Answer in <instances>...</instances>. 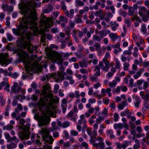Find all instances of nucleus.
<instances>
[{
  "label": "nucleus",
  "mask_w": 149,
  "mask_h": 149,
  "mask_svg": "<svg viewBox=\"0 0 149 149\" xmlns=\"http://www.w3.org/2000/svg\"><path fill=\"white\" fill-rule=\"evenodd\" d=\"M37 4L34 0L26 1L25 3L23 2L18 4L19 8L21 10V13L24 16L20 23L19 26H17V29H12L14 35L21 36L17 40L18 47L23 49L27 48L30 53H32L37 49V46H33L30 41L32 38L33 34L31 32L28 31L26 34V38L23 36L26 33L28 28L33 32H38V27L36 21L37 19L35 8Z\"/></svg>",
  "instance_id": "nucleus-1"
},
{
  "label": "nucleus",
  "mask_w": 149,
  "mask_h": 149,
  "mask_svg": "<svg viewBox=\"0 0 149 149\" xmlns=\"http://www.w3.org/2000/svg\"><path fill=\"white\" fill-rule=\"evenodd\" d=\"M48 89V87L45 85L44 89L40 93L41 97L37 103V104L40 111H42V115L39 117V123L42 126L47 124L50 122V118L47 116V113L51 108L53 107V100L52 95L47 94V90Z\"/></svg>",
  "instance_id": "nucleus-2"
},
{
  "label": "nucleus",
  "mask_w": 149,
  "mask_h": 149,
  "mask_svg": "<svg viewBox=\"0 0 149 149\" xmlns=\"http://www.w3.org/2000/svg\"><path fill=\"white\" fill-rule=\"evenodd\" d=\"M23 59L24 66L26 72L28 73L31 74V72L33 71L38 66V61L41 59V57L37 58V56L35 55L33 58L32 57L31 60L29 59L28 54L26 52H24V54L22 56Z\"/></svg>",
  "instance_id": "nucleus-3"
},
{
  "label": "nucleus",
  "mask_w": 149,
  "mask_h": 149,
  "mask_svg": "<svg viewBox=\"0 0 149 149\" xmlns=\"http://www.w3.org/2000/svg\"><path fill=\"white\" fill-rule=\"evenodd\" d=\"M41 17L40 22L41 29L44 32L48 31L49 29L53 26L54 22L51 18L46 17L43 15Z\"/></svg>",
  "instance_id": "nucleus-4"
},
{
  "label": "nucleus",
  "mask_w": 149,
  "mask_h": 149,
  "mask_svg": "<svg viewBox=\"0 0 149 149\" xmlns=\"http://www.w3.org/2000/svg\"><path fill=\"white\" fill-rule=\"evenodd\" d=\"M51 132L50 129H42L41 131L39 132V134L42 136L43 139L46 142H49V143L52 144L53 139L51 136L50 135L49 132Z\"/></svg>",
  "instance_id": "nucleus-5"
},
{
  "label": "nucleus",
  "mask_w": 149,
  "mask_h": 149,
  "mask_svg": "<svg viewBox=\"0 0 149 149\" xmlns=\"http://www.w3.org/2000/svg\"><path fill=\"white\" fill-rule=\"evenodd\" d=\"M66 74L65 72L63 74L59 72L55 73H51L47 74L46 75L47 78L48 79L49 77H53L57 81H62L64 79V76H66Z\"/></svg>",
  "instance_id": "nucleus-6"
},
{
  "label": "nucleus",
  "mask_w": 149,
  "mask_h": 149,
  "mask_svg": "<svg viewBox=\"0 0 149 149\" xmlns=\"http://www.w3.org/2000/svg\"><path fill=\"white\" fill-rule=\"evenodd\" d=\"M9 55L7 53H1L0 54V64L2 65L9 64L11 61L8 58Z\"/></svg>",
  "instance_id": "nucleus-7"
},
{
  "label": "nucleus",
  "mask_w": 149,
  "mask_h": 149,
  "mask_svg": "<svg viewBox=\"0 0 149 149\" xmlns=\"http://www.w3.org/2000/svg\"><path fill=\"white\" fill-rule=\"evenodd\" d=\"M107 58L104 57L103 58L102 61H100L99 64L102 70L106 72L109 70L110 68L109 62L107 60Z\"/></svg>",
  "instance_id": "nucleus-8"
},
{
  "label": "nucleus",
  "mask_w": 149,
  "mask_h": 149,
  "mask_svg": "<svg viewBox=\"0 0 149 149\" xmlns=\"http://www.w3.org/2000/svg\"><path fill=\"white\" fill-rule=\"evenodd\" d=\"M11 91L14 93H20L21 94H23L25 92L24 90L19 86L17 82H14L11 87Z\"/></svg>",
  "instance_id": "nucleus-9"
},
{
  "label": "nucleus",
  "mask_w": 149,
  "mask_h": 149,
  "mask_svg": "<svg viewBox=\"0 0 149 149\" xmlns=\"http://www.w3.org/2000/svg\"><path fill=\"white\" fill-rule=\"evenodd\" d=\"M50 59H54V61L56 63L59 65L62 64L63 60L61 56L59 55L53 56V54L51 53L49 56Z\"/></svg>",
  "instance_id": "nucleus-10"
},
{
  "label": "nucleus",
  "mask_w": 149,
  "mask_h": 149,
  "mask_svg": "<svg viewBox=\"0 0 149 149\" xmlns=\"http://www.w3.org/2000/svg\"><path fill=\"white\" fill-rule=\"evenodd\" d=\"M30 134V133L29 131H24L19 133V137L21 140H27L29 139Z\"/></svg>",
  "instance_id": "nucleus-11"
},
{
  "label": "nucleus",
  "mask_w": 149,
  "mask_h": 149,
  "mask_svg": "<svg viewBox=\"0 0 149 149\" xmlns=\"http://www.w3.org/2000/svg\"><path fill=\"white\" fill-rule=\"evenodd\" d=\"M134 106L136 108L139 107V105L141 101L140 97L138 95L135 94L132 95Z\"/></svg>",
  "instance_id": "nucleus-12"
},
{
  "label": "nucleus",
  "mask_w": 149,
  "mask_h": 149,
  "mask_svg": "<svg viewBox=\"0 0 149 149\" xmlns=\"http://www.w3.org/2000/svg\"><path fill=\"white\" fill-rule=\"evenodd\" d=\"M139 95L143 100V102H149V94H145L143 91H141Z\"/></svg>",
  "instance_id": "nucleus-13"
},
{
  "label": "nucleus",
  "mask_w": 149,
  "mask_h": 149,
  "mask_svg": "<svg viewBox=\"0 0 149 149\" xmlns=\"http://www.w3.org/2000/svg\"><path fill=\"white\" fill-rule=\"evenodd\" d=\"M67 104V100L63 98L62 100L61 106L63 113H65L66 110Z\"/></svg>",
  "instance_id": "nucleus-14"
},
{
  "label": "nucleus",
  "mask_w": 149,
  "mask_h": 149,
  "mask_svg": "<svg viewBox=\"0 0 149 149\" xmlns=\"http://www.w3.org/2000/svg\"><path fill=\"white\" fill-rule=\"evenodd\" d=\"M147 9L144 6H141L139 8V14L141 17H144L146 12Z\"/></svg>",
  "instance_id": "nucleus-15"
},
{
  "label": "nucleus",
  "mask_w": 149,
  "mask_h": 149,
  "mask_svg": "<svg viewBox=\"0 0 149 149\" xmlns=\"http://www.w3.org/2000/svg\"><path fill=\"white\" fill-rule=\"evenodd\" d=\"M137 11L132 8V6H129L128 8V15L130 16H133L137 15Z\"/></svg>",
  "instance_id": "nucleus-16"
},
{
  "label": "nucleus",
  "mask_w": 149,
  "mask_h": 149,
  "mask_svg": "<svg viewBox=\"0 0 149 149\" xmlns=\"http://www.w3.org/2000/svg\"><path fill=\"white\" fill-rule=\"evenodd\" d=\"M77 115L76 116H73V112L72 111H71L68 113L66 117L67 118H70V119L71 120L75 122L77 120Z\"/></svg>",
  "instance_id": "nucleus-17"
},
{
  "label": "nucleus",
  "mask_w": 149,
  "mask_h": 149,
  "mask_svg": "<svg viewBox=\"0 0 149 149\" xmlns=\"http://www.w3.org/2000/svg\"><path fill=\"white\" fill-rule=\"evenodd\" d=\"M3 10L4 11H9L10 12H12L13 10V8L12 6H9L7 4H3L2 6Z\"/></svg>",
  "instance_id": "nucleus-18"
},
{
  "label": "nucleus",
  "mask_w": 149,
  "mask_h": 149,
  "mask_svg": "<svg viewBox=\"0 0 149 149\" xmlns=\"http://www.w3.org/2000/svg\"><path fill=\"white\" fill-rule=\"evenodd\" d=\"M132 37L134 41L135 42L140 40V43H141L143 41V40L142 39L141 37L139 35L134 33L133 34Z\"/></svg>",
  "instance_id": "nucleus-19"
},
{
  "label": "nucleus",
  "mask_w": 149,
  "mask_h": 149,
  "mask_svg": "<svg viewBox=\"0 0 149 149\" xmlns=\"http://www.w3.org/2000/svg\"><path fill=\"white\" fill-rule=\"evenodd\" d=\"M106 134L109 136L111 139L115 138V136L113 134V131L111 130H107L106 132Z\"/></svg>",
  "instance_id": "nucleus-20"
},
{
  "label": "nucleus",
  "mask_w": 149,
  "mask_h": 149,
  "mask_svg": "<svg viewBox=\"0 0 149 149\" xmlns=\"http://www.w3.org/2000/svg\"><path fill=\"white\" fill-rule=\"evenodd\" d=\"M93 146L100 149H104L105 148V144L104 142L94 143Z\"/></svg>",
  "instance_id": "nucleus-21"
},
{
  "label": "nucleus",
  "mask_w": 149,
  "mask_h": 149,
  "mask_svg": "<svg viewBox=\"0 0 149 149\" xmlns=\"http://www.w3.org/2000/svg\"><path fill=\"white\" fill-rule=\"evenodd\" d=\"M127 105V104L126 100L123 101L119 104L118 107L119 109L123 110Z\"/></svg>",
  "instance_id": "nucleus-22"
},
{
  "label": "nucleus",
  "mask_w": 149,
  "mask_h": 149,
  "mask_svg": "<svg viewBox=\"0 0 149 149\" xmlns=\"http://www.w3.org/2000/svg\"><path fill=\"white\" fill-rule=\"evenodd\" d=\"M65 13L67 17L72 18L73 17V15L74 13V10L73 9H71L70 10L69 13L68 11L66 10Z\"/></svg>",
  "instance_id": "nucleus-23"
},
{
  "label": "nucleus",
  "mask_w": 149,
  "mask_h": 149,
  "mask_svg": "<svg viewBox=\"0 0 149 149\" xmlns=\"http://www.w3.org/2000/svg\"><path fill=\"white\" fill-rule=\"evenodd\" d=\"M144 71V70L143 68L140 69L139 71L137 72L136 74H135L133 76V77L135 79L138 78L139 77H140L142 73Z\"/></svg>",
  "instance_id": "nucleus-24"
},
{
  "label": "nucleus",
  "mask_w": 149,
  "mask_h": 149,
  "mask_svg": "<svg viewBox=\"0 0 149 149\" xmlns=\"http://www.w3.org/2000/svg\"><path fill=\"white\" fill-rule=\"evenodd\" d=\"M106 0H100V1H97L95 2V4L98 6H100L102 8H103L105 7V3Z\"/></svg>",
  "instance_id": "nucleus-25"
},
{
  "label": "nucleus",
  "mask_w": 149,
  "mask_h": 149,
  "mask_svg": "<svg viewBox=\"0 0 149 149\" xmlns=\"http://www.w3.org/2000/svg\"><path fill=\"white\" fill-rule=\"evenodd\" d=\"M80 119L78 121V123L80 124L86 123V120L84 117V114H82L80 116Z\"/></svg>",
  "instance_id": "nucleus-26"
},
{
  "label": "nucleus",
  "mask_w": 149,
  "mask_h": 149,
  "mask_svg": "<svg viewBox=\"0 0 149 149\" xmlns=\"http://www.w3.org/2000/svg\"><path fill=\"white\" fill-rule=\"evenodd\" d=\"M97 135V130H93L92 132L91 137V139L90 140V142H94V139L96 137Z\"/></svg>",
  "instance_id": "nucleus-27"
},
{
  "label": "nucleus",
  "mask_w": 149,
  "mask_h": 149,
  "mask_svg": "<svg viewBox=\"0 0 149 149\" xmlns=\"http://www.w3.org/2000/svg\"><path fill=\"white\" fill-rule=\"evenodd\" d=\"M53 9V6L51 5H49L48 6L47 8L43 10V12L44 13H47L51 12Z\"/></svg>",
  "instance_id": "nucleus-28"
},
{
  "label": "nucleus",
  "mask_w": 149,
  "mask_h": 149,
  "mask_svg": "<svg viewBox=\"0 0 149 149\" xmlns=\"http://www.w3.org/2000/svg\"><path fill=\"white\" fill-rule=\"evenodd\" d=\"M30 126V124L29 123H27L26 124V125L20 126V128L23 130L24 131H29Z\"/></svg>",
  "instance_id": "nucleus-29"
},
{
  "label": "nucleus",
  "mask_w": 149,
  "mask_h": 149,
  "mask_svg": "<svg viewBox=\"0 0 149 149\" xmlns=\"http://www.w3.org/2000/svg\"><path fill=\"white\" fill-rule=\"evenodd\" d=\"M143 107L142 108L143 111H145L147 109H149V104L148 103L149 102H143Z\"/></svg>",
  "instance_id": "nucleus-30"
},
{
  "label": "nucleus",
  "mask_w": 149,
  "mask_h": 149,
  "mask_svg": "<svg viewBox=\"0 0 149 149\" xmlns=\"http://www.w3.org/2000/svg\"><path fill=\"white\" fill-rule=\"evenodd\" d=\"M113 127L115 130L118 128L120 129H122L123 127V124L120 123H115L114 124Z\"/></svg>",
  "instance_id": "nucleus-31"
},
{
  "label": "nucleus",
  "mask_w": 149,
  "mask_h": 149,
  "mask_svg": "<svg viewBox=\"0 0 149 149\" xmlns=\"http://www.w3.org/2000/svg\"><path fill=\"white\" fill-rule=\"evenodd\" d=\"M109 36L113 41H115L118 37L116 33H110L109 35Z\"/></svg>",
  "instance_id": "nucleus-32"
},
{
  "label": "nucleus",
  "mask_w": 149,
  "mask_h": 149,
  "mask_svg": "<svg viewBox=\"0 0 149 149\" xmlns=\"http://www.w3.org/2000/svg\"><path fill=\"white\" fill-rule=\"evenodd\" d=\"M100 66L98 65H97L95 66V71H96V73L95 74L97 76H100Z\"/></svg>",
  "instance_id": "nucleus-33"
},
{
  "label": "nucleus",
  "mask_w": 149,
  "mask_h": 149,
  "mask_svg": "<svg viewBox=\"0 0 149 149\" xmlns=\"http://www.w3.org/2000/svg\"><path fill=\"white\" fill-rule=\"evenodd\" d=\"M99 34L102 37H104L106 36L107 35L106 33V29H104L102 30H100L99 32Z\"/></svg>",
  "instance_id": "nucleus-34"
},
{
  "label": "nucleus",
  "mask_w": 149,
  "mask_h": 149,
  "mask_svg": "<svg viewBox=\"0 0 149 149\" xmlns=\"http://www.w3.org/2000/svg\"><path fill=\"white\" fill-rule=\"evenodd\" d=\"M59 18L61 21L65 23H67L68 22V18L65 17L62 15H60Z\"/></svg>",
  "instance_id": "nucleus-35"
},
{
  "label": "nucleus",
  "mask_w": 149,
  "mask_h": 149,
  "mask_svg": "<svg viewBox=\"0 0 149 149\" xmlns=\"http://www.w3.org/2000/svg\"><path fill=\"white\" fill-rule=\"evenodd\" d=\"M141 30L142 32L143 33V34H145L146 33L147 30L146 28V25L145 24H142Z\"/></svg>",
  "instance_id": "nucleus-36"
},
{
  "label": "nucleus",
  "mask_w": 149,
  "mask_h": 149,
  "mask_svg": "<svg viewBox=\"0 0 149 149\" xmlns=\"http://www.w3.org/2000/svg\"><path fill=\"white\" fill-rule=\"evenodd\" d=\"M61 8L64 11H66L67 7L65 3L63 1H61L60 2Z\"/></svg>",
  "instance_id": "nucleus-37"
},
{
  "label": "nucleus",
  "mask_w": 149,
  "mask_h": 149,
  "mask_svg": "<svg viewBox=\"0 0 149 149\" xmlns=\"http://www.w3.org/2000/svg\"><path fill=\"white\" fill-rule=\"evenodd\" d=\"M16 147L17 145L13 142L10 143L9 145H7V147L8 149H13L16 148Z\"/></svg>",
  "instance_id": "nucleus-38"
},
{
  "label": "nucleus",
  "mask_w": 149,
  "mask_h": 149,
  "mask_svg": "<svg viewBox=\"0 0 149 149\" xmlns=\"http://www.w3.org/2000/svg\"><path fill=\"white\" fill-rule=\"evenodd\" d=\"M116 62L115 67L117 69H119L120 68V64L119 60L117 58L115 59Z\"/></svg>",
  "instance_id": "nucleus-39"
},
{
  "label": "nucleus",
  "mask_w": 149,
  "mask_h": 149,
  "mask_svg": "<svg viewBox=\"0 0 149 149\" xmlns=\"http://www.w3.org/2000/svg\"><path fill=\"white\" fill-rule=\"evenodd\" d=\"M13 126L10 125H8L4 126L3 127V130H10L13 128Z\"/></svg>",
  "instance_id": "nucleus-40"
},
{
  "label": "nucleus",
  "mask_w": 149,
  "mask_h": 149,
  "mask_svg": "<svg viewBox=\"0 0 149 149\" xmlns=\"http://www.w3.org/2000/svg\"><path fill=\"white\" fill-rule=\"evenodd\" d=\"M97 75L94 74L93 75L91 76L90 77L91 81L92 82L97 81L98 78Z\"/></svg>",
  "instance_id": "nucleus-41"
},
{
  "label": "nucleus",
  "mask_w": 149,
  "mask_h": 149,
  "mask_svg": "<svg viewBox=\"0 0 149 149\" xmlns=\"http://www.w3.org/2000/svg\"><path fill=\"white\" fill-rule=\"evenodd\" d=\"M19 75V74L18 73L15 72L14 73L10 72V76L12 78L15 79L17 78Z\"/></svg>",
  "instance_id": "nucleus-42"
},
{
  "label": "nucleus",
  "mask_w": 149,
  "mask_h": 149,
  "mask_svg": "<svg viewBox=\"0 0 149 149\" xmlns=\"http://www.w3.org/2000/svg\"><path fill=\"white\" fill-rule=\"evenodd\" d=\"M70 125V123L68 121H64L62 124V127L63 128H66L69 127Z\"/></svg>",
  "instance_id": "nucleus-43"
},
{
  "label": "nucleus",
  "mask_w": 149,
  "mask_h": 149,
  "mask_svg": "<svg viewBox=\"0 0 149 149\" xmlns=\"http://www.w3.org/2000/svg\"><path fill=\"white\" fill-rule=\"evenodd\" d=\"M119 13L120 15H122L124 17H125L127 16V12L122 10H119Z\"/></svg>",
  "instance_id": "nucleus-44"
},
{
  "label": "nucleus",
  "mask_w": 149,
  "mask_h": 149,
  "mask_svg": "<svg viewBox=\"0 0 149 149\" xmlns=\"http://www.w3.org/2000/svg\"><path fill=\"white\" fill-rule=\"evenodd\" d=\"M76 6H82L84 5V3L80 0H76L75 1Z\"/></svg>",
  "instance_id": "nucleus-45"
},
{
  "label": "nucleus",
  "mask_w": 149,
  "mask_h": 149,
  "mask_svg": "<svg viewBox=\"0 0 149 149\" xmlns=\"http://www.w3.org/2000/svg\"><path fill=\"white\" fill-rule=\"evenodd\" d=\"M17 107L18 109H15V112L17 113H19V111H22V110L23 108L21 104H18L17 105Z\"/></svg>",
  "instance_id": "nucleus-46"
},
{
  "label": "nucleus",
  "mask_w": 149,
  "mask_h": 149,
  "mask_svg": "<svg viewBox=\"0 0 149 149\" xmlns=\"http://www.w3.org/2000/svg\"><path fill=\"white\" fill-rule=\"evenodd\" d=\"M79 65L82 68L86 67L88 66V64L86 62L84 61H82L80 62Z\"/></svg>",
  "instance_id": "nucleus-47"
},
{
  "label": "nucleus",
  "mask_w": 149,
  "mask_h": 149,
  "mask_svg": "<svg viewBox=\"0 0 149 149\" xmlns=\"http://www.w3.org/2000/svg\"><path fill=\"white\" fill-rule=\"evenodd\" d=\"M109 107L111 108V110L112 111H114L116 108V104L114 102H112L110 104Z\"/></svg>",
  "instance_id": "nucleus-48"
},
{
  "label": "nucleus",
  "mask_w": 149,
  "mask_h": 149,
  "mask_svg": "<svg viewBox=\"0 0 149 149\" xmlns=\"http://www.w3.org/2000/svg\"><path fill=\"white\" fill-rule=\"evenodd\" d=\"M117 82L115 80H113L112 82L109 83V86L111 88L115 87L117 84Z\"/></svg>",
  "instance_id": "nucleus-49"
},
{
  "label": "nucleus",
  "mask_w": 149,
  "mask_h": 149,
  "mask_svg": "<svg viewBox=\"0 0 149 149\" xmlns=\"http://www.w3.org/2000/svg\"><path fill=\"white\" fill-rule=\"evenodd\" d=\"M66 79L69 80V83L70 84H73L74 83V81L72 79V77L71 76H67L66 78Z\"/></svg>",
  "instance_id": "nucleus-50"
},
{
  "label": "nucleus",
  "mask_w": 149,
  "mask_h": 149,
  "mask_svg": "<svg viewBox=\"0 0 149 149\" xmlns=\"http://www.w3.org/2000/svg\"><path fill=\"white\" fill-rule=\"evenodd\" d=\"M102 14V10L101 9H99L98 11H96L94 15L96 17H99Z\"/></svg>",
  "instance_id": "nucleus-51"
},
{
  "label": "nucleus",
  "mask_w": 149,
  "mask_h": 149,
  "mask_svg": "<svg viewBox=\"0 0 149 149\" xmlns=\"http://www.w3.org/2000/svg\"><path fill=\"white\" fill-rule=\"evenodd\" d=\"M93 46L94 47V48L95 49V50L98 51L100 50L101 46L99 44L97 43H95L93 45Z\"/></svg>",
  "instance_id": "nucleus-52"
},
{
  "label": "nucleus",
  "mask_w": 149,
  "mask_h": 149,
  "mask_svg": "<svg viewBox=\"0 0 149 149\" xmlns=\"http://www.w3.org/2000/svg\"><path fill=\"white\" fill-rule=\"evenodd\" d=\"M93 40L98 42H100L101 40V38L99 36L94 35L93 36Z\"/></svg>",
  "instance_id": "nucleus-53"
},
{
  "label": "nucleus",
  "mask_w": 149,
  "mask_h": 149,
  "mask_svg": "<svg viewBox=\"0 0 149 149\" xmlns=\"http://www.w3.org/2000/svg\"><path fill=\"white\" fill-rule=\"evenodd\" d=\"M36 137L38 138H40V137L38 135V134H33L31 135V140L33 142H34L35 141V137Z\"/></svg>",
  "instance_id": "nucleus-54"
},
{
  "label": "nucleus",
  "mask_w": 149,
  "mask_h": 149,
  "mask_svg": "<svg viewBox=\"0 0 149 149\" xmlns=\"http://www.w3.org/2000/svg\"><path fill=\"white\" fill-rule=\"evenodd\" d=\"M104 120L103 118L100 116L98 118L96 119L95 121L96 123L97 124L100 123L101 122Z\"/></svg>",
  "instance_id": "nucleus-55"
},
{
  "label": "nucleus",
  "mask_w": 149,
  "mask_h": 149,
  "mask_svg": "<svg viewBox=\"0 0 149 149\" xmlns=\"http://www.w3.org/2000/svg\"><path fill=\"white\" fill-rule=\"evenodd\" d=\"M130 142L128 141H125L124 143L122 145V147L123 149H125L129 145Z\"/></svg>",
  "instance_id": "nucleus-56"
},
{
  "label": "nucleus",
  "mask_w": 149,
  "mask_h": 149,
  "mask_svg": "<svg viewBox=\"0 0 149 149\" xmlns=\"http://www.w3.org/2000/svg\"><path fill=\"white\" fill-rule=\"evenodd\" d=\"M69 24L70 27L71 29H73L75 25V22L74 21H72L71 19L69 20Z\"/></svg>",
  "instance_id": "nucleus-57"
},
{
  "label": "nucleus",
  "mask_w": 149,
  "mask_h": 149,
  "mask_svg": "<svg viewBox=\"0 0 149 149\" xmlns=\"http://www.w3.org/2000/svg\"><path fill=\"white\" fill-rule=\"evenodd\" d=\"M0 103L1 106L5 104V101L3 100V96L1 94H0Z\"/></svg>",
  "instance_id": "nucleus-58"
},
{
  "label": "nucleus",
  "mask_w": 149,
  "mask_h": 149,
  "mask_svg": "<svg viewBox=\"0 0 149 149\" xmlns=\"http://www.w3.org/2000/svg\"><path fill=\"white\" fill-rule=\"evenodd\" d=\"M129 66V64L128 63L125 62L123 64V70L125 71L127 70Z\"/></svg>",
  "instance_id": "nucleus-59"
},
{
  "label": "nucleus",
  "mask_w": 149,
  "mask_h": 149,
  "mask_svg": "<svg viewBox=\"0 0 149 149\" xmlns=\"http://www.w3.org/2000/svg\"><path fill=\"white\" fill-rule=\"evenodd\" d=\"M133 19L134 20H136L137 21L139 22L140 23L141 22V20L140 18L138 17L137 16V15H134L133 16Z\"/></svg>",
  "instance_id": "nucleus-60"
},
{
  "label": "nucleus",
  "mask_w": 149,
  "mask_h": 149,
  "mask_svg": "<svg viewBox=\"0 0 149 149\" xmlns=\"http://www.w3.org/2000/svg\"><path fill=\"white\" fill-rule=\"evenodd\" d=\"M59 86L57 84H55L54 86V93H57L58 90L59 88Z\"/></svg>",
  "instance_id": "nucleus-61"
},
{
  "label": "nucleus",
  "mask_w": 149,
  "mask_h": 149,
  "mask_svg": "<svg viewBox=\"0 0 149 149\" xmlns=\"http://www.w3.org/2000/svg\"><path fill=\"white\" fill-rule=\"evenodd\" d=\"M120 44L119 42H118L116 44H113L111 45L112 48H118L120 47Z\"/></svg>",
  "instance_id": "nucleus-62"
},
{
  "label": "nucleus",
  "mask_w": 149,
  "mask_h": 149,
  "mask_svg": "<svg viewBox=\"0 0 149 149\" xmlns=\"http://www.w3.org/2000/svg\"><path fill=\"white\" fill-rule=\"evenodd\" d=\"M7 37L8 40L9 41H11L13 38V36L10 34L7 33Z\"/></svg>",
  "instance_id": "nucleus-63"
},
{
  "label": "nucleus",
  "mask_w": 149,
  "mask_h": 149,
  "mask_svg": "<svg viewBox=\"0 0 149 149\" xmlns=\"http://www.w3.org/2000/svg\"><path fill=\"white\" fill-rule=\"evenodd\" d=\"M51 31L53 33H58L59 32V30L58 28L56 27L52 28L51 29Z\"/></svg>",
  "instance_id": "nucleus-64"
}]
</instances>
